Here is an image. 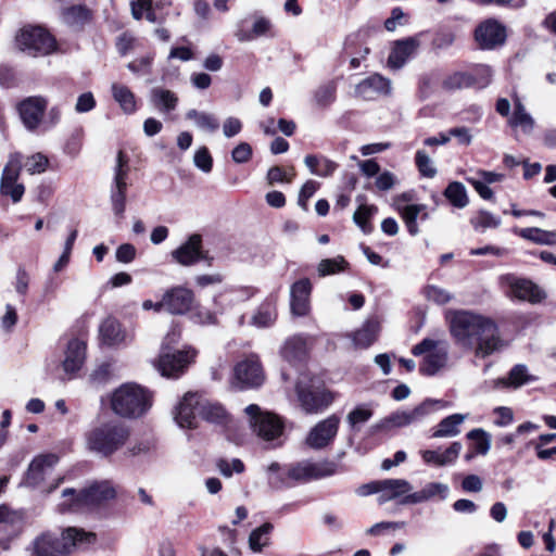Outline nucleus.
<instances>
[{"mask_svg": "<svg viewBox=\"0 0 556 556\" xmlns=\"http://www.w3.org/2000/svg\"><path fill=\"white\" fill-rule=\"evenodd\" d=\"M445 320L457 344L475 351L479 358L486 357V319L482 315L465 309H448Z\"/></svg>", "mask_w": 556, "mask_h": 556, "instance_id": "f257e3e1", "label": "nucleus"}, {"mask_svg": "<svg viewBox=\"0 0 556 556\" xmlns=\"http://www.w3.org/2000/svg\"><path fill=\"white\" fill-rule=\"evenodd\" d=\"M94 542L96 533L68 527L62 532L61 539L50 533L40 534L33 541L28 551L31 556H64L71 554L76 547L88 546Z\"/></svg>", "mask_w": 556, "mask_h": 556, "instance_id": "f03ea898", "label": "nucleus"}, {"mask_svg": "<svg viewBox=\"0 0 556 556\" xmlns=\"http://www.w3.org/2000/svg\"><path fill=\"white\" fill-rule=\"evenodd\" d=\"M151 407V395L136 383H124L111 397L112 410L124 418H138Z\"/></svg>", "mask_w": 556, "mask_h": 556, "instance_id": "7ed1b4c3", "label": "nucleus"}, {"mask_svg": "<svg viewBox=\"0 0 556 556\" xmlns=\"http://www.w3.org/2000/svg\"><path fill=\"white\" fill-rule=\"evenodd\" d=\"M129 434L126 425L119 421H108L86 434L87 447L99 455L109 456L126 443Z\"/></svg>", "mask_w": 556, "mask_h": 556, "instance_id": "20e7f679", "label": "nucleus"}, {"mask_svg": "<svg viewBox=\"0 0 556 556\" xmlns=\"http://www.w3.org/2000/svg\"><path fill=\"white\" fill-rule=\"evenodd\" d=\"M412 353L415 356H422L419 371L425 376H434L447 365L448 343L425 338L413 348Z\"/></svg>", "mask_w": 556, "mask_h": 556, "instance_id": "39448f33", "label": "nucleus"}, {"mask_svg": "<svg viewBox=\"0 0 556 556\" xmlns=\"http://www.w3.org/2000/svg\"><path fill=\"white\" fill-rule=\"evenodd\" d=\"M16 48L29 56L48 55L55 49L54 38L40 26H24L15 35Z\"/></svg>", "mask_w": 556, "mask_h": 556, "instance_id": "423d86ee", "label": "nucleus"}, {"mask_svg": "<svg viewBox=\"0 0 556 556\" xmlns=\"http://www.w3.org/2000/svg\"><path fill=\"white\" fill-rule=\"evenodd\" d=\"M115 496V489H64L59 507L61 511L80 510L100 505Z\"/></svg>", "mask_w": 556, "mask_h": 556, "instance_id": "0eeeda50", "label": "nucleus"}, {"mask_svg": "<svg viewBox=\"0 0 556 556\" xmlns=\"http://www.w3.org/2000/svg\"><path fill=\"white\" fill-rule=\"evenodd\" d=\"M442 405V401L427 399L413 409H403L392 413L372 426L374 432L388 431L392 428H402L420 421L429 415L434 406Z\"/></svg>", "mask_w": 556, "mask_h": 556, "instance_id": "6e6552de", "label": "nucleus"}, {"mask_svg": "<svg viewBox=\"0 0 556 556\" xmlns=\"http://www.w3.org/2000/svg\"><path fill=\"white\" fill-rule=\"evenodd\" d=\"M298 400L306 414H317L328 407L333 397L314 379L303 376L296 383Z\"/></svg>", "mask_w": 556, "mask_h": 556, "instance_id": "1a4fd4ad", "label": "nucleus"}, {"mask_svg": "<svg viewBox=\"0 0 556 556\" xmlns=\"http://www.w3.org/2000/svg\"><path fill=\"white\" fill-rule=\"evenodd\" d=\"M244 412L251 428L264 441H273L281 435L283 426L276 415L262 412L256 404L247 406Z\"/></svg>", "mask_w": 556, "mask_h": 556, "instance_id": "9d476101", "label": "nucleus"}, {"mask_svg": "<svg viewBox=\"0 0 556 556\" xmlns=\"http://www.w3.org/2000/svg\"><path fill=\"white\" fill-rule=\"evenodd\" d=\"M195 354V351L191 348L172 352L164 346L161 349L156 368L164 377L177 378L193 362Z\"/></svg>", "mask_w": 556, "mask_h": 556, "instance_id": "9b49d317", "label": "nucleus"}, {"mask_svg": "<svg viewBox=\"0 0 556 556\" xmlns=\"http://www.w3.org/2000/svg\"><path fill=\"white\" fill-rule=\"evenodd\" d=\"M334 472V463H313L303 460L286 466L282 475L294 482L306 483L313 479L331 476Z\"/></svg>", "mask_w": 556, "mask_h": 556, "instance_id": "f8f14e48", "label": "nucleus"}, {"mask_svg": "<svg viewBox=\"0 0 556 556\" xmlns=\"http://www.w3.org/2000/svg\"><path fill=\"white\" fill-rule=\"evenodd\" d=\"M361 496L378 494L379 504L393 501L397 505L416 504L425 501L434 494L432 489L421 490L415 493H408L410 489H359Z\"/></svg>", "mask_w": 556, "mask_h": 556, "instance_id": "ddd939ff", "label": "nucleus"}, {"mask_svg": "<svg viewBox=\"0 0 556 556\" xmlns=\"http://www.w3.org/2000/svg\"><path fill=\"white\" fill-rule=\"evenodd\" d=\"M58 457L53 454L39 455L33 459L28 466L25 483L27 486H36L41 483H49V486H58L64 481V478L49 481L48 478L53 471Z\"/></svg>", "mask_w": 556, "mask_h": 556, "instance_id": "4468645a", "label": "nucleus"}, {"mask_svg": "<svg viewBox=\"0 0 556 556\" xmlns=\"http://www.w3.org/2000/svg\"><path fill=\"white\" fill-rule=\"evenodd\" d=\"M233 371L236 383L240 389L258 388L265 380L262 365L254 355L239 362Z\"/></svg>", "mask_w": 556, "mask_h": 556, "instance_id": "2eb2a0df", "label": "nucleus"}, {"mask_svg": "<svg viewBox=\"0 0 556 556\" xmlns=\"http://www.w3.org/2000/svg\"><path fill=\"white\" fill-rule=\"evenodd\" d=\"M340 418L331 415L317 422L308 432L305 443L313 450H321L330 445L337 437Z\"/></svg>", "mask_w": 556, "mask_h": 556, "instance_id": "dca6fc26", "label": "nucleus"}, {"mask_svg": "<svg viewBox=\"0 0 556 556\" xmlns=\"http://www.w3.org/2000/svg\"><path fill=\"white\" fill-rule=\"evenodd\" d=\"M501 279L503 283L509 287V292L518 300L538 304L546 298V293L531 280L517 278L513 275L503 276Z\"/></svg>", "mask_w": 556, "mask_h": 556, "instance_id": "f3484780", "label": "nucleus"}, {"mask_svg": "<svg viewBox=\"0 0 556 556\" xmlns=\"http://www.w3.org/2000/svg\"><path fill=\"white\" fill-rule=\"evenodd\" d=\"M173 260L182 266H191L199 261H212V257L202 250L201 235H191L179 248L172 251Z\"/></svg>", "mask_w": 556, "mask_h": 556, "instance_id": "a211bd4d", "label": "nucleus"}, {"mask_svg": "<svg viewBox=\"0 0 556 556\" xmlns=\"http://www.w3.org/2000/svg\"><path fill=\"white\" fill-rule=\"evenodd\" d=\"M47 106L48 100L41 96L28 97L18 104L20 116L27 130L35 131L40 126Z\"/></svg>", "mask_w": 556, "mask_h": 556, "instance_id": "6ab92c4d", "label": "nucleus"}, {"mask_svg": "<svg viewBox=\"0 0 556 556\" xmlns=\"http://www.w3.org/2000/svg\"><path fill=\"white\" fill-rule=\"evenodd\" d=\"M193 292L184 287H175L165 292L156 307H164L174 315L186 314L192 306Z\"/></svg>", "mask_w": 556, "mask_h": 556, "instance_id": "aec40b11", "label": "nucleus"}, {"mask_svg": "<svg viewBox=\"0 0 556 556\" xmlns=\"http://www.w3.org/2000/svg\"><path fill=\"white\" fill-rule=\"evenodd\" d=\"M420 36L407 37L393 42L389 58L388 66L391 70L402 68L406 62L413 58L420 47Z\"/></svg>", "mask_w": 556, "mask_h": 556, "instance_id": "412c9836", "label": "nucleus"}, {"mask_svg": "<svg viewBox=\"0 0 556 556\" xmlns=\"http://www.w3.org/2000/svg\"><path fill=\"white\" fill-rule=\"evenodd\" d=\"M312 283L308 278H302L290 287V309L298 317L306 316L311 311Z\"/></svg>", "mask_w": 556, "mask_h": 556, "instance_id": "4be33fe9", "label": "nucleus"}, {"mask_svg": "<svg viewBox=\"0 0 556 556\" xmlns=\"http://www.w3.org/2000/svg\"><path fill=\"white\" fill-rule=\"evenodd\" d=\"M198 393H187L175 408V420L180 428L197 427V417L199 416Z\"/></svg>", "mask_w": 556, "mask_h": 556, "instance_id": "5701e85b", "label": "nucleus"}, {"mask_svg": "<svg viewBox=\"0 0 556 556\" xmlns=\"http://www.w3.org/2000/svg\"><path fill=\"white\" fill-rule=\"evenodd\" d=\"M101 343L108 346H121L131 342L132 337L123 329L118 320L112 317L104 319L99 327Z\"/></svg>", "mask_w": 556, "mask_h": 556, "instance_id": "b1692460", "label": "nucleus"}, {"mask_svg": "<svg viewBox=\"0 0 556 556\" xmlns=\"http://www.w3.org/2000/svg\"><path fill=\"white\" fill-rule=\"evenodd\" d=\"M390 91L391 81L379 74L370 75L355 86V96L364 100H374Z\"/></svg>", "mask_w": 556, "mask_h": 556, "instance_id": "393cba45", "label": "nucleus"}, {"mask_svg": "<svg viewBox=\"0 0 556 556\" xmlns=\"http://www.w3.org/2000/svg\"><path fill=\"white\" fill-rule=\"evenodd\" d=\"M85 359L86 342L76 338L70 340L65 350V358L62 363L64 372L70 376L74 375L83 367Z\"/></svg>", "mask_w": 556, "mask_h": 556, "instance_id": "a878e982", "label": "nucleus"}, {"mask_svg": "<svg viewBox=\"0 0 556 556\" xmlns=\"http://www.w3.org/2000/svg\"><path fill=\"white\" fill-rule=\"evenodd\" d=\"M462 447L459 442H454L445 451L426 450L420 453L426 464L441 467L453 464L457 459Z\"/></svg>", "mask_w": 556, "mask_h": 556, "instance_id": "bb28decb", "label": "nucleus"}, {"mask_svg": "<svg viewBox=\"0 0 556 556\" xmlns=\"http://www.w3.org/2000/svg\"><path fill=\"white\" fill-rule=\"evenodd\" d=\"M308 352L306 338L303 336H293L289 338L281 351L282 357L291 364L305 359Z\"/></svg>", "mask_w": 556, "mask_h": 556, "instance_id": "cd10ccee", "label": "nucleus"}, {"mask_svg": "<svg viewBox=\"0 0 556 556\" xmlns=\"http://www.w3.org/2000/svg\"><path fill=\"white\" fill-rule=\"evenodd\" d=\"M379 331L380 325L377 320H367L361 329L352 334L354 346L359 349L370 346L376 341Z\"/></svg>", "mask_w": 556, "mask_h": 556, "instance_id": "c85d7f7f", "label": "nucleus"}, {"mask_svg": "<svg viewBox=\"0 0 556 556\" xmlns=\"http://www.w3.org/2000/svg\"><path fill=\"white\" fill-rule=\"evenodd\" d=\"M536 377L530 375L528 372V368L523 364H517L515 365L507 378L498 379L495 381L496 387H513V388H519L526 383L535 381Z\"/></svg>", "mask_w": 556, "mask_h": 556, "instance_id": "c756f323", "label": "nucleus"}, {"mask_svg": "<svg viewBox=\"0 0 556 556\" xmlns=\"http://www.w3.org/2000/svg\"><path fill=\"white\" fill-rule=\"evenodd\" d=\"M466 415L453 414L443 418L432 432V438H452L460 433L459 426L465 421Z\"/></svg>", "mask_w": 556, "mask_h": 556, "instance_id": "7c9ffc66", "label": "nucleus"}, {"mask_svg": "<svg viewBox=\"0 0 556 556\" xmlns=\"http://www.w3.org/2000/svg\"><path fill=\"white\" fill-rule=\"evenodd\" d=\"M150 101L159 111L169 113L176 109L178 98L173 91L156 87L151 90Z\"/></svg>", "mask_w": 556, "mask_h": 556, "instance_id": "2f4dec72", "label": "nucleus"}, {"mask_svg": "<svg viewBox=\"0 0 556 556\" xmlns=\"http://www.w3.org/2000/svg\"><path fill=\"white\" fill-rule=\"evenodd\" d=\"M507 123L513 128H520L525 134H530L534 128V119L526 111L519 99L515 100L514 113L509 116Z\"/></svg>", "mask_w": 556, "mask_h": 556, "instance_id": "473e14b6", "label": "nucleus"}, {"mask_svg": "<svg viewBox=\"0 0 556 556\" xmlns=\"http://www.w3.org/2000/svg\"><path fill=\"white\" fill-rule=\"evenodd\" d=\"M128 159L123 151H118L116 157V164L114 166V177L111 186V190L127 192L128 188Z\"/></svg>", "mask_w": 556, "mask_h": 556, "instance_id": "72a5a7b5", "label": "nucleus"}, {"mask_svg": "<svg viewBox=\"0 0 556 556\" xmlns=\"http://www.w3.org/2000/svg\"><path fill=\"white\" fill-rule=\"evenodd\" d=\"M199 416L214 424H222L227 418L226 410L220 404L212 403L202 395L199 401Z\"/></svg>", "mask_w": 556, "mask_h": 556, "instance_id": "f704fd0d", "label": "nucleus"}, {"mask_svg": "<svg viewBox=\"0 0 556 556\" xmlns=\"http://www.w3.org/2000/svg\"><path fill=\"white\" fill-rule=\"evenodd\" d=\"M112 96L126 114H132L136 111V98L132 91L121 84L113 83L111 86Z\"/></svg>", "mask_w": 556, "mask_h": 556, "instance_id": "c9c22d12", "label": "nucleus"}, {"mask_svg": "<svg viewBox=\"0 0 556 556\" xmlns=\"http://www.w3.org/2000/svg\"><path fill=\"white\" fill-rule=\"evenodd\" d=\"M186 118L203 131L215 132L219 128V122L212 113L191 109L186 113Z\"/></svg>", "mask_w": 556, "mask_h": 556, "instance_id": "e433bc0d", "label": "nucleus"}, {"mask_svg": "<svg viewBox=\"0 0 556 556\" xmlns=\"http://www.w3.org/2000/svg\"><path fill=\"white\" fill-rule=\"evenodd\" d=\"M63 22L72 27H83L91 18V11L85 5H73L62 12Z\"/></svg>", "mask_w": 556, "mask_h": 556, "instance_id": "4c0bfd02", "label": "nucleus"}, {"mask_svg": "<svg viewBox=\"0 0 556 556\" xmlns=\"http://www.w3.org/2000/svg\"><path fill=\"white\" fill-rule=\"evenodd\" d=\"M336 99L337 83L334 80H329L318 86L313 93L314 103L321 109L330 106Z\"/></svg>", "mask_w": 556, "mask_h": 556, "instance_id": "58836bf2", "label": "nucleus"}, {"mask_svg": "<svg viewBox=\"0 0 556 556\" xmlns=\"http://www.w3.org/2000/svg\"><path fill=\"white\" fill-rule=\"evenodd\" d=\"M469 451L465 455L466 460L472 459L476 455L486 453V433L483 429H473L467 433Z\"/></svg>", "mask_w": 556, "mask_h": 556, "instance_id": "ea45409f", "label": "nucleus"}, {"mask_svg": "<svg viewBox=\"0 0 556 556\" xmlns=\"http://www.w3.org/2000/svg\"><path fill=\"white\" fill-rule=\"evenodd\" d=\"M273 528L271 523L265 522L250 533L249 547L252 552L261 553L264 547L269 545V533Z\"/></svg>", "mask_w": 556, "mask_h": 556, "instance_id": "a19ab883", "label": "nucleus"}, {"mask_svg": "<svg viewBox=\"0 0 556 556\" xmlns=\"http://www.w3.org/2000/svg\"><path fill=\"white\" fill-rule=\"evenodd\" d=\"M23 167V155L20 152L11 153L8 163L2 169L0 182H14L20 178Z\"/></svg>", "mask_w": 556, "mask_h": 556, "instance_id": "79ce46f5", "label": "nucleus"}, {"mask_svg": "<svg viewBox=\"0 0 556 556\" xmlns=\"http://www.w3.org/2000/svg\"><path fill=\"white\" fill-rule=\"evenodd\" d=\"M444 197L457 208H463L468 204L466 188L458 181H453L446 187Z\"/></svg>", "mask_w": 556, "mask_h": 556, "instance_id": "37998d69", "label": "nucleus"}, {"mask_svg": "<svg viewBox=\"0 0 556 556\" xmlns=\"http://www.w3.org/2000/svg\"><path fill=\"white\" fill-rule=\"evenodd\" d=\"M477 83L476 77L467 72H456L447 76L443 80V88L446 90H456L462 88H468Z\"/></svg>", "mask_w": 556, "mask_h": 556, "instance_id": "c03bdc74", "label": "nucleus"}, {"mask_svg": "<svg viewBox=\"0 0 556 556\" xmlns=\"http://www.w3.org/2000/svg\"><path fill=\"white\" fill-rule=\"evenodd\" d=\"M378 208L376 205L362 204L355 211L353 215L354 223L362 229L364 233H369L372 230L370 225V218L377 213Z\"/></svg>", "mask_w": 556, "mask_h": 556, "instance_id": "a18cd8bd", "label": "nucleus"}, {"mask_svg": "<svg viewBox=\"0 0 556 556\" xmlns=\"http://www.w3.org/2000/svg\"><path fill=\"white\" fill-rule=\"evenodd\" d=\"M276 308L270 303L262 304L252 317V325L258 328L269 327L276 320Z\"/></svg>", "mask_w": 556, "mask_h": 556, "instance_id": "49530a36", "label": "nucleus"}, {"mask_svg": "<svg viewBox=\"0 0 556 556\" xmlns=\"http://www.w3.org/2000/svg\"><path fill=\"white\" fill-rule=\"evenodd\" d=\"M507 39V28L496 20L489 18V50L502 47Z\"/></svg>", "mask_w": 556, "mask_h": 556, "instance_id": "de8ad7c7", "label": "nucleus"}, {"mask_svg": "<svg viewBox=\"0 0 556 556\" xmlns=\"http://www.w3.org/2000/svg\"><path fill=\"white\" fill-rule=\"evenodd\" d=\"M425 205L420 204H410L403 207L401 211V216L403 220L405 222V225L407 227L408 232L412 236H416L419 231L418 225H417V217L420 214L422 210H425Z\"/></svg>", "mask_w": 556, "mask_h": 556, "instance_id": "09e8293b", "label": "nucleus"}, {"mask_svg": "<svg viewBox=\"0 0 556 556\" xmlns=\"http://www.w3.org/2000/svg\"><path fill=\"white\" fill-rule=\"evenodd\" d=\"M348 265L349 263L345 258L339 255L333 258L321 260L318 264L317 270L320 277H325L345 270Z\"/></svg>", "mask_w": 556, "mask_h": 556, "instance_id": "8fccbe9b", "label": "nucleus"}, {"mask_svg": "<svg viewBox=\"0 0 556 556\" xmlns=\"http://www.w3.org/2000/svg\"><path fill=\"white\" fill-rule=\"evenodd\" d=\"M520 236L541 244H552L556 242V232L545 231L539 228L521 229Z\"/></svg>", "mask_w": 556, "mask_h": 556, "instance_id": "3c124183", "label": "nucleus"}, {"mask_svg": "<svg viewBox=\"0 0 556 556\" xmlns=\"http://www.w3.org/2000/svg\"><path fill=\"white\" fill-rule=\"evenodd\" d=\"M49 166V159L38 152L28 157L24 162V167L30 175L41 174L47 170Z\"/></svg>", "mask_w": 556, "mask_h": 556, "instance_id": "603ef678", "label": "nucleus"}, {"mask_svg": "<svg viewBox=\"0 0 556 556\" xmlns=\"http://www.w3.org/2000/svg\"><path fill=\"white\" fill-rule=\"evenodd\" d=\"M372 416V410L364 405L355 407L346 416V421L352 429L367 422Z\"/></svg>", "mask_w": 556, "mask_h": 556, "instance_id": "864d4df0", "label": "nucleus"}, {"mask_svg": "<svg viewBox=\"0 0 556 556\" xmlns=\"http://www.w3.org/2000/svg\"><path fill=\"white\" fill-rule=\"evenodd\" d=\"M415 163L421 176L427 178H433L437 175V168L434 167L431 159L425 151L418 150L416 152Z\"/></svg>", "mask_w": 556, "mask_h": 556, "instance_id": "5fc2aeb1", "label": "nucleus"}, {"mask_svg": "<svg viewBox=\"0 0 556 556\" xmlns=\"http://www.w3.org/2000/svg\"><path fill=\"white\" fill-rule=\"evenodd\" d=\"M509 340L504 339L500 332L498 327L489 319V354L495 351H501L506 348Z\"/></svg>", "mask_w": 556, "mask_h": 556, "instance_id": "6e6d98bb", "label": "nucleus"}, {"mask_svg": "<svg viewBox=\"0 0 556 556\" xmlns=\"http://www.w3.org/2000/svg\"><path fill=\"white\" fill-rule=\"evenodd\" d=\"M466 180L476 189L481 198L486 199V173L483 170L469 169L466 173Z\"/></svg>", "mask_w": 556, "mask_h": 556, "instance_id": "4d7b16f0", "label": "nucleus"}, {"mask_svg": "<svg viewBox=\"0 0 556 556\" xmlns=\"http://www.w3.org/2000/svg\"><path fill=\"white\" fill-rule=\"evenodd\" d=\"M425 295L429 301H432L438 305H444L454 298L451 292L437 286H428L425 289Z\"/></svg>", "mask_w": 556, "mask_h": 556, "instance_id": "13d9d810", "label": "nucleus"}, {"mask_svg": "<svg viewBox=\"0 0 556 556\" xmlns=\"http://www.w3.org/2000/svg\"><path fill=\"white\" fill-rule=\"evenodd\" d=\"M25 192V187L23 184L14 182H0V193L2 195H8L12 199L13 203H17L22 200Z\"/></svg>", "mask_w": 556, "mask_h": 556, "instance_id": "bf43d9fd", "label": "nucleus"}, {"mask_svg": "<svg viewBox=\"0 0 556 556\" xmlns=\"http://www.w3.org/2000/svg\"><path fill=\"white\" fill-rule=\"evenodd\" d=\"M193 162L194 165L204 173H210L212 170L213 159L205 147L195 151Z\"/></svg>", "mask_w": 556, "mask_h": 556, "instance_id": "052dcab7", "label": "nucleus"}, {"mask_svg": "<svg viewBox=\"0 0 556 556\" xmlns=\"http://www.w3.org/2000/svg\"><path fill=\"white\" fill-rule=\"evenodd\" d=\"M190 318L198 325H214L216 323V315L202 306H197L191 313Z\"/></svg>", "mask_w": 556, "mask_h": 556, "instance_id": "680f3d73", "label": "nucleus"}, {"mask_svg": "<svg viewBox=\"0 0 556 556\" xmlns=\"http://www.w3.org/2000/svg\"><path fill=\"white\" fill-rule=\"evenodd\" d=\"M456 36L451 30H440L435 34L432 40V47L434 50H445L453 46Z\"/></svg>", "mask_w": 556, "mask_h": 556, "instance_id": "e2e57ef3", "label": "nucleus"}, {"mask_svg": "<svg viewBox=\"0 0 556 556\" xmlns=\"http://www.w3.org/2000/svg\"><path fill=\"white\" fill-rule=\"evenodd\" d=\"M318 189V184L314 180H307L301 188L299 192L298 198V204L301 206L304 211L307 210V201L309 198L314 195V193Z\"/></svg>", "mask_w": 556, "mask_h": 556, "instance_id": "0e129e2a", "label": "nucleus"}, {"mask_svg": "<svg viewBox=\"0 0 556 556\" xmlns=\"http://www.w3.org/2000/svg\"><path fill=\"white\" fill-rule=\"evenodd\" d=\"M218 468L224 476L230 477L233 472L241 473L244 470V465L238 458L231 460L220 459Z\"/></svg>", "mask_w": 556, "mask_h": 556, "instance_id": "69168bd1", "label": "nucleus"}, {"mask_svg": "<svg viewBox=\"0 0 556 556\" xmlns=\"http://www.w3.org/2000/svg\"><path fill=\"white\" fill-rule=\"evenodd\" d=\"M231 157L235 163L243 164L252 157V147L248 142H241L231 152Z\"/></svg>", "mask_w": 556, "mask_h": 556, "instance_id": "338daca9", "label": "nucleus"}, {"mask_svg": "<svg viewBox=\"0 0 556 556\" xmlns=\"http://www.w3.org/2000/svg\"><path fill=\"white\" fill-rule=\"evenodd\" d=\"M111 376L112 365L110 363H102L90 374V380L96 384H102L106 382Z\"/></svg>", "mask_w": 556, "mask_h": 556, "instance_id": "774afa93", "label": "nucleus"}]
</instances>
